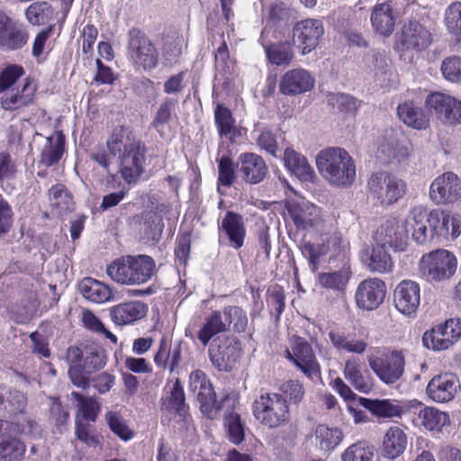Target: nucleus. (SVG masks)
I'll use <instances>...</instances> for the list:
<instances>
[{
    "label": "nucleus",
    "instance_id": "nucleus-25",
    "mask_svg": "<svg viewBox=\"0 0 461 461\" xmlns=\"http://www.w3.org/2000/svg\"><path fill=\"white\" fill-rule=\"evenodd\" d=\"M420 286L411 280L402 281L393 294L396 309L405 315H411L416 312L420 305Z\"/></svg>",
    "mask_w": 461,
    "mask_h": 461
},
{
    "label": "nucleus",
    "instance_id": "nucleus-23",
    "mask_svg": "<svg viewBox=\"0 0 461 461\" xmlns=\"http://www.w3.org/2000/svg\"><path fill=\"white\" fill-rule=\"evenodd\" d=\"M314 84V77L308 70L294 68L283 75L279 89L283 95H297L311 91Z\"/></svg>",
    "mask_w": 461,
    "mask_h": 461
},
{
    "label": "nucleus",
    "instance_id": "nucleus-9",
    "mask_svg": "<svg viewBox=\"0 0 461 461\" xmlns=\"http://www.w3.org/2000/svg\"><path fill=\"white\" fill-rule=\"evenodd\" d=\"M128 52L132 62L145 70H151L158 65L157 50L151 41L137 29L130 32Z\"/></svg>",
    "mask_w": 461,
    "mask_h": 461
},
{
    "label": "nucleus",
    "instance_id": "nucleus-29",
    "mask_svg": "<svg viewBox=\"0 0 461 461\" xmlns=\"http://www.w3.org/2000/svg\"><path fill=\"white\" fill-rule=\"evenodd\" d=\"M387 248L379 244L366 248L361 252V260L372 273L385 274L393 271V263Z\"/></svg>",
    "mask_w": 461,
    "mask_h": 461
},
{
    "label": "nucleus",
    "instance_id": "nucleus-54",
    "mask_svg": "<svg viewBox=\"0 0 461 461\" xmlns=\"http://www.w3.org/2000/svg\"><path fill=\"white\" fill-rule=\"evenodd\" d=\"M224 316V322L227 323V330L232 325L233 330L236 332H244L248 326V317L246 312L239 306L224 307L221 315Z\"/></svg>",
    "mask_w": 461,
    "mask_h": 461
},
{
    "label": "nucleus",
    "instance_id": "nucleus-49",
    "mask_svg": "<svg viewBox=\"0 0 461 461\" xmlns=\"http://www.w3.org/2000/svg\"><path fill=\"white\" fill-rule=\"evenodd\" d=\"M363 406L374 415L382 418H393L402 415V407L390 400L361 399Z\"/></svg>",
    "mask_w": 461,
    "mask_h": 461
},
{
    "label": "nucleus",
    "instance_id": "nucleus-44",
    "mask_svg": "<svg viewBox=\"0 0 461 461\" xmlns=\"http://www.w3.org/2000/svg\"><path fill=\"white\" fill-rule=\"evenodd\" d=\"M397 114L406 125L417 129H425L429 124V119L423 110L412 102H405L397 107Z\"/></svg>",
    "mask_w": 461,
    "mask_h": 461
},
{
    "label": "nucleus",
    "instance_id": "nucleus-62",
    "mask_svg": "<svg viewBox=\"0 0 461 461\" xmlns=\"http://www.w3.org/2000/svg\"><path fill=\"white\" fill-rule=\"evenodd\" d=\"M214 119L221 136H227L234 126V119L230 109L218 104L214 110Z\"/></svg>",
    "mask_w": 461,
    "mask_h": 461
},
{
    "label": "nucleus",
    "instance_id": "nucleus-4",
    "mask_svg": "<svg viewBox=\"0 0 461 461\" xmlns=\"http://www.w3.org/2000/svg\"><path fill=\"white\" fill-rule=\"evenodd\" d=\"M106 273L116 283L141 285L154 275L155 261L147 255L122 257L107 267Z\"/></svg>",
    "mask_w": 461,
    "mask_h": 461
},
{
    "label": "nucleus",
    "instance_id": "nucleus-28",
    "mask_svg": "<svg viewBox=\"0 0 461 461\" xmlns=\"http://www.w3.org/2000/svg\"><path fill=\"white\" fill-rule=\"evenodd\" d=\"M287 210L298 229H308L321 221L320 208L306 200L290 203Z\"/></svg>",
    "mask_w": 461,
    "mask_h": 461
},
{
    "label": "nucleus",
    "instance_id": "nucleus-7",
    "mask_svg": "<svg viewBox=\"0 0 461 461\" xmlns=\"http://www.w3.org/2000/svg\"><path fill=\"white\" fill-rule=\"evenodd\" d=\"M368 194L382 207L395 203L406 193L403 180L385 171L372 174L367 182Z\"/></svg>",
    "mask_w": 461,
    "mask_h": 461
},
{
    "label": "nucleus",
    "instance_id": "nucleus-20",
    "mask_svg": "<svg viewBox=\"0 0 461 461\" xmlns=\"http://www.w3.org/2000/svg\"><path fill=\"white\" fill-rule=\"evenodd\" d=\"M28 41V33L18 22L0 12V48L6 50L22 49Z\"/></svg>",
    "mask_w": 461,
    "mask_h": 461
},
{
    "label": "nucleus",
    "instance_id": "nucleus-15",
    "mask_svg": "<svg viewBox=\"0 0 461 461\" xmlns=\"http://www.w3.org/2000/svg\"><path fill=\"white\" fill-rule=\"evenodd\" d=\"M386 294L384 282L376 277H369L357 285L355 300L358 308L366 311L377 309Z\"/></svg>",
    "mask_w": 461,
    "mask_h": 461
},
{
    "label": "nucleus",
    "instance_id": "nucleus-37",
    "mask_svg": "<svg viewBox=\"0 0 461 461\" xmlns=\"http://www.w3.org/2000/svg\"><path fill=\"white\" fill-rule=\"evenodd\" d=\"M339 242L340 237L337 235L330 237L327 240V244L314 245L311 242H303L301 246L302 254L308 259L312 270L315 271L318 268L320 258L326 255L328 251L330 250V246H332L334 253H337L339 251L338 245Z\"/></svg>",
    "mask_w": 461,
    "mask_h": 461
},
{
    "label": "nucleus",
    "instance_id": "nucleus-2",
    "mask_svg": "<svg viewBox=\"0 0 461 461\" xmlns=\"http://www.w3.org/2000/svg\"><path fill=\"white\" fill-rule=\"evenodd\" d=\"M316 165L323 177L334 185L348 186L355 180L354 160L342 148L322 149L316 157Z\"/></svg>",
    "mask_w": 461,
    "mask_h": 461
},
{
    "label": "nucleus",
    "instance_id": "nucleus-53",
    "mask_svg": "<svg viewBox=\"0 0 461 461\" xmlns=\"http://www.w3.org/2000/svg\"><path fill=\"white\" fill-rule=\"evenodd\" d=\"M53 9L47 2L32 3L25 12L28 22L33 25L45 24L53 18Z\"/></svg>",
    "mask_w": 461,
    "mask_h": 461
},
{
    "label": "nucleus",
    "instance_id": "nucleus-36",
    "mask_svg": "<svg viewBox=\"0 0 461 461\" xmlns=\"http://www.w3.org/2000/svg\"><path fill=\"white\" fill-rule=\"evenodd\" d=\"M221 230L228 236L230 245L235 249L242 247L246 229L241 215L233 212H227L221 221Z\"/></svg>",
    "mask_w": 461,
    "mask_h": 461
},
{
    "label": "nucleus",
    "instance_id": "nucleus-21",
    "mask_svg": "<svg viewBox=\"0 0 461 461\" xmlns=\"http://www.w3.org/2000/svg\"><path fill=\"white\" fill-rule=\"evenodd\" d=\"M294 365L309 379L321 378V366L312 346L303 338H296L293 345Z\"/></svg>",
    "mask_w": 461,
    "mask_h": 461
},
{
    "label": "nucleus",
    "instance_id": "nucleus-41",
    "mask_svg": "<svg viewBox=\"0 0 461 461\" xmlns=\"http://www.w3.org/2000/svg\"><path fill=\"white\" fill-rule=\"evenodd\" d=\"M352 272L350 267L343 266L333 272L321 273L318 276V282L323 288L343 294L348 286Z\"/></svg>",
    "mask_w": 461,
    "mask_h": 461
},
{
    "label": "nucleus",
    "instance_id": "nucleus-17",
    "mask_svg": "<svg viewBox=\"0 0 461 461\" xmlns=\"http://www.w3.org/2000/svg\"><path fill=\"white\" fill-rule=\"evenodd\" d=\"M461 389L458 377L452 373L435 375L428 384L426 392L434 402L444 403L452 401Z\"/></svg>",
    "mask_w": 461,
    "mask_h": 461
},
{
    "label": "nucleus",
    "instance_id": "nucleus-34",
    "mask_svg": "<svg viewBox=\"0 0 461 461\" xmlns=\"http://www.w3.org/2000/svg\"><path fill=\"white\" fill-rule=\"evenodd\" d=\"M82 296L95 303H104L113 298L112 288L92 277L84 278L78 285Z\"/></svg>",
    "mask_w": 461,
    "mask_h": 461
},
{
    "label": "nucleus",
    "instance_id": "nucleus-12",
    "mask_svg": "<svg viewBox=\"0 0 461 461\" xmlns=\"http://www.w3.org/2000/svg\"><path fill=\"white\" fill-rule=\"evenodd\" d=\"M461 337V321L449 319L426 331L422 338L423 345L433 350L448 348Z\"/></svg>",
    "mask_w": 461,
    "mask_h": 461
},
{
    "label": "nucleus",
    "instance_id": "nucleus-32",
    "mask_svg": "<svg viewBox=\"0 0 461 461\" xmlns=\"http://www.w3.org/2000/svg\"><path fill=\"white\" fill-rule=\"evenodd\" d=\"M178 100L173 97H166L154 113L151 127L154 128L161 138L167 135V129L175 119H177L176 107Z\"/></svg>",
    "mask_w": 461,
    "mask_h": 461
},
{
    "label": "nucleus",
    "instance_id": "nucleus-40",
    "mask_svg": "<svg viewBox=\"0 0 461 461\" xmlns=\"http://www.w3.org/2000/svg\"><path fill=\"white\" fill-rule=\"evenodd\" d=\"M378 150L386 158L387 161H401L409 157L411 144L405 137L397 139L391 136L379 145Z\"/></svg>",
    "mask_w": 461,
    "mask_h": 461
},
{
    "label": "nucleus",
    "instance_id": "nucleus-3",
    "mask_svg": "<svg viewBox=\"0 0 461 461\" xmlns=\"http://www.w3.org/2000/svg\"><path fill=\"white\" fill-rule=\"evenodd\" d=\"M38 430L37 423L27 416L17 421L0 419V461H21L26 446L19 436L34 435Z\"/></svg>",
    "mask_w": 461,
    "mask_h": 461
},
{
    "label": "nucleus",
    "instance_id": "nucleus-14",
    "mask_svg": "<svg viewBox=\"0 0 461 461\" xmlns=\"http://www.w3.org/2000/svg\"><path fill=\"white\" fill-rule=\"evenodd\" d=\"M324 33L322 22L318 19H305L295 23L293 29V43L305 55L314 50Z\"/></svg>",
    "mask_w": 461,
    "mask_h": 461
},
{
    "label": "nucleus",
    "instance_id": "nucleus-50",
    "mask_svg": "<svg viewBox=\"0 0 461 461\" xmlns=\"http://www.w3.org/2000/svg\"><path fill=\"white\" fill-rule=\"evenodd\" d=\"M418 418L421 425L431 431H440L449 423V416L433 407H425L420 410Z\"/></svg>",
    "mask_w": 461,
    "mask_h": 461
},
{
    "label": "nucleus",
    "instance_id": "nucleus-58",
    "mask_svg": "<svg viewBox=\"0 0 461 461\" xmlns=\"http://www.w3.org/2000/svg\"><path fill=\"white\" fill-rule=\"evenodd\" d=\"M296 18V11L287 4L279 2L273 4L268 12V20L275 25L287 24Z\"/></svg>",
    "mask_w": 461,
    "mask_h": 461
},
{
    "label": "nucleus",
    "instance_id": "nucleus-18",
    "mask_svg": "<svg viewBox=\"0 0 461 461\" xmlns=\"http://www.w3.org/2000/svg\"><path fill=\"white\" fill-rule=\"evenodd\" d=\"M189 387L195 394L203 412L210 414L213 410L221 408L216 401L212 384L202 370H194L190 374Z\"/></svg>",
    "mask_w": 461,
    "mask_h": 461
},
{
    "label": "nucleus",
    "instance_id": "nucleus-51",
    "mask_svg": "<svg viewBox=\"0 0 461 461\" xmlns=\"http://www.w3.org/2000/svg\"><path fill=\"white\" fill-rule=\"evenodd\" d=\"M50 202L57 214L62 215L73 209V199L63 185H56L49 191Z\"/></svg>",
    "mask_w": 461,
    "mask_h": 461
},
{
    "label": "nucleus",
    "instance_id": "nucleus-13",
    "mask_svg": "<svg viewBox=\"0 0 461 461\" xmlns=\"http://www.w3.org/2000/svg\"><path fill=\"white\" fill-rule=\"evenodd\" d=\"M426 104L433 110L437 118L446 125L461 124V101L439 92L429 95Z\"/></svg>",
    "mask_w": 461,
    "mask_h": 461
},
{
    "label": "nucleus",
    "instance_id": "nucleus-33",
    "mask_svg": "<svg viewBox=\"0 0 461 461\" xmlns=\"http://www.w3.org/2000/svg\"><path fill=\"white\" fill-rule=\"evenodd\" d=\"M161 410L183 418L187 413L188 406L185 403L184 388L178 378L161 398Z\"/></svg>",
    "mask_w": 461,
    "mask_h": 461
},
{
    "label": "nucleus",
    "instance_id": "nucleus-5",
    "mask_svg": "<svg viewBox=\"0 0 461 461\" xmlns=\"http://www.w3.org/2000/svg\"><path fill=\"white\" fill-rule=\"evenodd\" d=\"M457 259L453 252L438 249L424 254L419 262L420 276L430 284L449 280L456 272Z\"/></svg>",
    "mask_w": 461,
    "mask_h": 461
},
{
    "label": "nucleus",
    "instance_id": "nucleus-27",
    "mask_svg": "<svg viewBox=\"0 0 461 461\" xmlns=\"http://www.w3.org/2000/svg\"><path fill=\"white\" fill-rule=\"evenodd\" d=\"M429 228L432 234V239H447V223H451V238L456 239L461 234V216L458 214H449L444 211L433 210L428 213Z\"/></svg>",
    "mask_w": 461,
    "mask_h": 461
},
{
    "label": "nucleus",
    "instance_id": "nucleus-8",
    "mask_svg": "<svg viewBox=\"0 0 461 461\" xmlns=\"http://www.w3.org/2000/svg\"><path fill=\"white\" fill-rule=\"evenodd\" d=\"M367 361L375 375L388 385L401 380L405 371V357L400 350L379 349L368 356Z\"/></svg>",
    "mask_w": 461,
    "mask_h": 461
},
{
    "label": "nucleus",
    "instance_id": "nucleus-61",
    "mask_svg": "<svg viewBox=\"0 0 461 461\" xmlns=\"http://www.w3.org/2000/svg\"><path fill=\"white\" fill-rule=\"evenodd\" d=\"M71 397L77 402V408L83 418L86 420L95 421L99 411L95 400L91 397H84L77 392H72Z\"/></svg>",
    "mask_w": 461,
    "mask_h": 461
},
{
    "label": "nucleus",
    "instance_id": "nucleus-63",
    "mask_svg": "<svg viewBox=\"0 0 461 461\" xmlns=\"http://www.w3.org/2000/svg\"><path fill=\"white\" fill-rule=\"evenodd\" d=\"M441 72L445 79L453 83H461V58L451 56L441 64Z\"/></svg>",
    "mask_w": 461,
    "mask_h": 461
},
{
    "label": "nucleus",
    "instance_id": "nucleus-39",
    "mask_svg": "<svg viewBox=\"0 0 461 461\" xmlns=\"http://www.w3.org/2000/svg\"><path fill=\"white\" fill-rule=\"evenodd\" d=\"M64 137L58 133L44 139L41 150L39 164L50 167L57 164L64 152Z\"/></svg>",
    "mask_w": 461,
    "mask_h": 461
},
{
    "label": "nucleus",
    "instance_id": "nucleus-55",
    "mask_svg": "<svg viewBox=\"0 0 461 461\" xmlns=\"http://www.w3.org/2000/svg\"><path fill=\"white\" fill-rule=\"evenodd\" d=\"M224 425L227 429L228 438L235 445L240 444L245 438V425L240 414L230 412L225 415Z\"/></svg>",
    "mask_w": 461,
    "mask_h": 461
},
{
    "label": "nucleus",
    "instance_id": "nucleus-26",
    "mask_svg": "<svg viewBox=\"0 0 461 461\" xmlns=\"http://www.w3.org/2000/svg\"><path fill=\"white\" fill-rule=\"evenodd\" d=\"M398 42L406 50H421L431 43V34L427 28L416 21L405 24L397 35Z\"/></svg>",
    "mask_w": 461,
    "mask_h": 461
},
{
    "label": "nucleus",
    "instance_id": "nucleus-10",
    "mask_svg": "<svg viewBox=\"0 0 461 461\" xmlns=\"http://www.w3.org/2000/svg\"><path fill=\"white\" fill-rule=\"evenodd\" d=\"M240 357V344L234 338L214 340L209 348L212 366L221 372H230Z\"/></svg>",
    "mask_w": 461,
    "mask_h": 461
},
{
    "label": "nucleus",
    "instance_id": "nucleus-52",
    "mask_svg": "<svg viewBox=\"0 0 461 461\" xmlns=\"http://www.w3.org/2000/svg\"><path fill=\"white\" fill-rule=\"evenodd\" d=\"M34 86L26 83L16 94H6L2 96V105L5 110H14L28 105L32 101Z\"/></svg>",
    "mask_w": 461,
    "mask_h": 461
},
{
    "label": "nucleus",
    "instance_id": "nucleus-30",
    "mask_svg": "<svg viewBox=\"0 0 461 461\" xmlns=\"http://www.w3.org/2000/svg\"><path fill=\"white\" fill-rule=\"evenodd\" d=\"M147 311L148 307L144 303L129 301L113 306L110 309V318L116 325L123 326L140 320Z\"/></svg>",
    "mask_w": 461,
    "mask_h": 461
},
{
    "label": "nucleus",
    "instance_id": "nucleus-57",
    "mask_svg": "<svg viewBox=\"0 0 461 461\" xmlns=\"http://www.w3.org/2000/svg\"><path fill=\"white\" fill-rule=\"evenodd\" d=\"M265 50L269 61L277 66L289 64L294 59L291 47L288 43L265 46Z\"/></svg>",
    "mask_w": 461,
    "mask_h": 461
},
{
    "label": "nucleus",
    "instance_id": "nucleus-16",
    "mask_svg": "<svg viewBox=\"0 0 461 461\" xmlns=\"http://www.w3.org/2000/svg\"><path fill=\"white\" fill-rule=\"evenodd\" d=\"M429 196L436 203L456 201L461 196V181L453 172L438 176L431 184Z\"/></svg>",
    "mask_w": 461,
    "mask_h": 461
},
{
    "label": "nucleus",
    "instance_id": "nucleus-64",
    "mask_svg": "<svg viewBox=\"0 0 461 461\" xmlns=\"http://www.w3.org/2000/svg\"><path fill=\"white\" fill-rule=\"evenodd\" d=\"M445 23L451 33L461 35V2L454 3L447 7Z\"/></svg>",
    "mask_w": 461,
    "mask_h": 461
},
{
    "label": "nucleus",
    "instance_id": "nucleus-60",
    "mask_svg": "<svg viewBox=\"0 0 461 461\" xmlns=\"http://www.w3.org/2000/svg\"><path fill=\"white\" fill-rule=\"evenodd\" d=\"M328 104L344 113L355 112L360 102L354 96L343 93H330L327 95Z\"/></svg>",
    "mask_w": 461,
    "mask_h": 461
},
{
    "label": "nucleus",
    "instance_id": "nucleus-19",
    "mask_svg": "<svg viewBox=\"0 0 461 461\" xmlns=\"http://www.w3.org/2000/svg\"><path fill=\"white\" fill-rule=\"evenodd\" d=\"M375 240L383 247L403 250L408 240V230L396 219L387 220L376 230Z\"/></svg>",
    "mask_w": 461,
    "mask_h": 461
},
{
    "label": "nucleus",
    "instance_id": "nucleus-35",
    "mask_svg": "<svg viewBox=\"0 0 461 461\" xmlns=\"http://www.w3.org/2000/svg\"><path fill=\"white\" fill-rule=\"evenodd\" d=\"M285 167L303 181H312L315 174L305 157L291 148H287L284 153Z\"/></svg>",
    "mask_w": 461,
    "mask_h": 461
},
{
    "label": "nucleus",
    "instance_id": "nucleus-43",
    "mask_svg": "<svg viewBox=\"0 0 461 461\" xmlns=\"http://www.w3.org/2000/svg\"><path fill=\"white\" fill-rule=\"evenodd\" d=\"M362 362L357 357H349L345 362L343 374L350 384L360 393H368L372 389V384L362 374Z\"/></svg>",
    "mask_w": 461,
    "mask_h": 461
},
{
    "label": "nucleus",
    "instance_id": "nucleus-1",
    "mask_svg": "<svg viewBox=\"0 0 461 461\" xmlns=\"http://www.w3.org/2000/svg\"><path fill=\"white\" fill-rule=\"evenodd\" d=\"M146 147L141 140L131 138L127 130L115 129L106 141V149L90 157L114 180L117 173L128 183L135 184L144 173Z\"/></svg>",
    "mask_w": 461,
    "mask_h": 461
},
{
    "label": "nucleus",
    "instance_id": "nucleus-47",
    "mask_svg": "<svg viewBox=\"0 0 461 461\" xmlns=\"http://www.w3.org/2000/svg\"><path fill=\"white\" fill-rule=\"evenodd\" d=\"M225 331H227V323L222 320L221 312L214 311L206 318L203 327L199 330L197 339L205 347L214 335Z\"/></svg>",
    "mask_w": 461,
    "mask_h": 461
},
{
    "label": "nucleus",
    "instance_id": "nucleus-59",
    "mask_svg": "<svg viewBox=\"0 0 461 461\" xmlns=\"http://www.w3.org/2000/svg\"><path fill=\"white\" fill-rule=\"evenodd\" d=\"M237 164L228 156H222L218 160V185L230 187L236 180Z\"/></svg>",
    "mask_w": 461,
    "mask_h": 461
},
{
    "label": "nucleus",
    "instance_id": "nucleus-11",
    "mask_svg": "<svg viewBox=\"0 0 461 461\" xmlns=\"http://www.w3.org/2000/svg\"><path fill=\"white\" fill-rule=\"evenodd\" d=\"M365 72L373 77L382 87H389L393 82L392 61L384 50H372L363 58Z\"/></svg>",
    "mask_w": 461,
    "mask_h": 461
},
{
    "label": "nucleus",
    "instance_id": "nucleus-31",
    "mask_svg": "<svg viewBox=\"0 0 461 461\" xmlns=\"http://www.w3.org/2000/svg\"><path fill=\"white\" fill-rule=\"evenodd\" d=\"M427 210L422 206H417L411 210L405 220V228L412 231V238L418 244H425L433 240Z\"/></svg>",
    "mask_w": 461,
    "mask_h": 461
},
{
    "label": "nucleus",
    "instance_id": "nucleus-6",
    "mask_svg": "<svg viewBox=\"0 0 461 461\" xmlns=\"http://www.w3.org/2000/svg\"><path fill=\"white\" fill-rule=\"evenodd\" d=\"M253 413L258 421L269 429L282 427L290 420L287 401L276 393H267L255 400Z\"/></svg>",
    "mask_w": 461,
    "mask_h": 461
},
{
    "label": "nucleus",
    "instance_id": "nucleus-46",
    "mask_svg": "<svg viewBox=\"0 0 461 461\" xmlns=\"http://www.w3.org/2000/svg\"><path fill=\"white\" fill-rule=\"evenodd\" d=\"M139 218L140 230L144 232L148 239L158 240L164 230L162 215L154 211H145Z\"/></svg>",
    "mask_w": 461,
    "mask_h": 461
},
{
    "label": "nucleus",
    "instance_id": "nucleus-56",
    "mask_svg": "<svg viewBox=\"0 0 461 461\" xmlns=\"http://www.w3.org/2000/svg\"><path fill=\"white\" fill-rule=\"evenodd\" d=\"M105 420L110 429L124 441L131 439L134 432L130 429L126 420L117 411H107L105 413Z\"/></svg>",
    "mask_w": 461,
    "mask_h": 461
},
{
    "label": "nucleus",
    "instance_id": "nucleus-48",
    "mask_svg": "<svg viewBox=\"0 0 461 461\" xmlns=\"http://www.w3.org/2000/svg\"><path fill=\"white\" fill-rule=\"evenodd\" d=\"M342 461H379L373 445L366 441H357L345 449Z\"/></svg>",
    "mask_w": 461,
    "mask_h": 461
},
{
    "label": "nucleus",
    "instance_id": "nucleus-24",
    "mask_svg": "<svg viewBox=\"0 0 461 461\" xmlns=\"http://www.w3.org/2000/svg\"><path fill=\"white\" fill-rule=\"evenodd\" d=\"M398 16L393 1L376 4L371 13L372 27L376 33L389 37L394 30Z\"/></svg>",
    "mask_w": 461,
    "mask_h": 461
},
{
    "label": "nucleus",
    "instance_id": "nucleus-42",
    "mask_svg": "<svg viewBox=\"0 0 461 461\" xmlns=\"http://www.w3.org/2000/svg\"><path fill=\"white\" fill-rule=\"evenodd\" d=\"M343 433L336 427L320 424L314 431L315 445L324 452L334 450L342 441Z\"/></svg>",
    "mask_w": 461,
    "mask_h": 461
},
{
    "label": "nucleus",
    "instance_id": "nucleus-38",
    "mask_svg": "<svg viewBox=\"0 0 461 461\" xmlns=\"http://www.w3.org/2000/svg\"><path fill=\"white\" fill-rule=\"evenodd\" d=\"M407 446V437L399 427H391L385 433L383 440V455L390 459L401 456Z\"/></svg>",
    "mask_w": 461,
    "mask_h": 461
},
{
    "label": "nucleus",
    "instance_id": "nucleus-22",
    "mask_svg": "<svg viewBox=\"0 0 461 461\" xmlns=\"http://www.w3.org/2000/svg\"><path fill=\"white\" fill-rule=\"evenodd\" d=\"M237 169L242 180L250 185L262 182L268 172L262 157L251 152L241 153L239 156Z\"/></svg>",
    "mask_w": 461,
    "mask_h": 461
},
{
    "label": "nucleus",
    "instance_id": "nucleus-45",
    "mask_svg": "<svg viewBox=\"0 0 461 461\" xmlns=\"http://www.w3.org/2000/svg\"><path fill=\"white\" fill-rule=\"evenodd\" d=\"M27 405V398L20 391L10 390L5 393H0V413L14 416L23 414Z\"/></svg>",
    "mask_w": 461,
    "mask_h": 461
}]
</instances>
